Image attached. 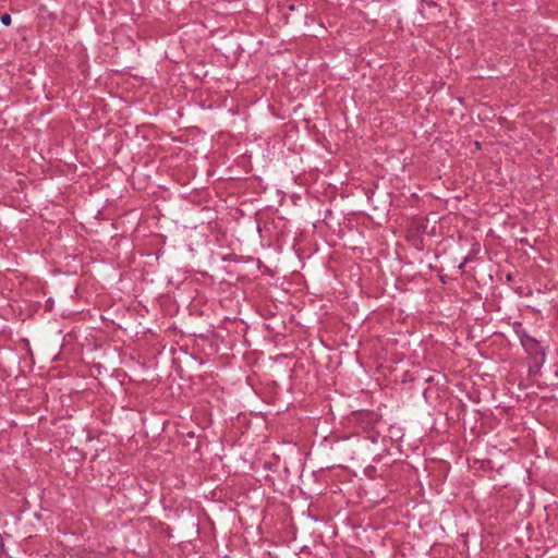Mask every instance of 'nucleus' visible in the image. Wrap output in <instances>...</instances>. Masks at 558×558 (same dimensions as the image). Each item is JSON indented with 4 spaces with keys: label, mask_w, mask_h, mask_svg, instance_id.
Returning <instances> with one entry per match:
<instances>
[{
    "label": "nucleus",
    "mask_w": 558,
    "mask_h": 558,
    "mask_svg": "<svg viewBox=\"0 0 558 558\" xmlns=\"http://www.w3.org/2000/svg\"><path fill=\"white\" fill-rule=\"evenodd\" d=\"M466 260H468L466 258L463 259V263L459 266V268H461L466 263Z\"/></svg>",
    "instance_id": "obj_2"
},
{
    "label": "nucleus",
    "mask_w": 558,
    "mask_h": 558,
    "mask_svg": "<svg viewBox=\"0 0 558 558\" xmlns=\"http://www.w3.org/2000/svg\"><path fill=\"white\" fill-rule=\"evenodd\" d=\"M1 22L3 25L9 26L11 24V16L5 13L1 16Z\"/></svg>",
    "instance_id": "obj_1"
},
{
    "label": "nucleus",
    "mask_w": 558,
    "mask_h": 558,
    "mask_svg": "<svg viewBox=\"0 0 558 558\" xmlns=\"http://www.w3.org/2000/svg\"><path fill=\"white\" fill-rule=\"evenodd\" d=\"M474 145H475V147L480 148V143L478 142H474Z\"/></svg>",
    "instance_id": "obj_3"
}]
</instances>
